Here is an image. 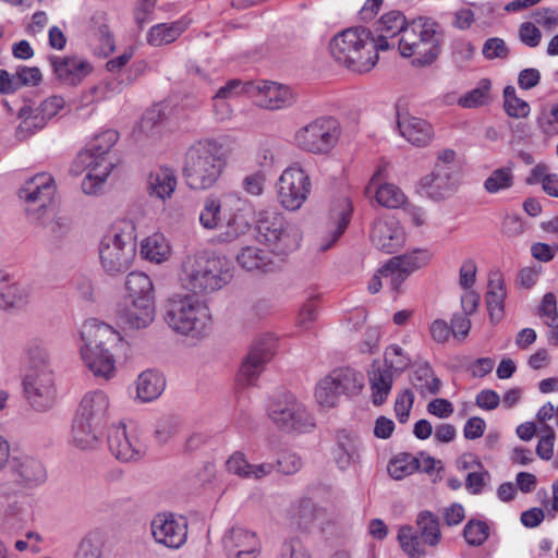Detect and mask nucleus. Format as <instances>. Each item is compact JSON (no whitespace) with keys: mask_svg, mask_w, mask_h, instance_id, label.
Instances as JSON below:
<instances>
[{"mask_svg":"<svg viewBox=\"0 0 558 558\" xmlns=\"http://www.w3.org/2000/svg\"><path fill=\"white\" fill-rule=\"evenodd\" d=\"M81 338L84 344L80 353L85 367L96 377L112 378L116 374L113 350L122 341L120 333L105 323L89 319L82 326Z\"/></svg>","mask_w":558,"mask_h":558,"instance_id":"1","label":"nucleus"},{"mask_svg":"<svg viewBox=\"0 0 558 558\" xmlns=\"http://www.w3.org/2000/svg\"><path fill=\"white\" fill-rule=\"evenodd\" d=\"M119 138L114 130H106L97 134L87 148L81 150L71 166V173L80 175L87 171L82 181V190L87 195L97 194L111 173L114 161L109 151Z\"/></svg>","mask_w":558,"mask_h":558,"instance_id":"2","label":"nucleus"},{"mask_svg":"<svg viewBox=\"0 0 558 558\" xmlns=\"http://www.w3.org/2000/svg\"><path fill=\"white\" fill-rule=\"evenodd\" d=\"M329 51L338 64L359 73L371 71L378 61L374 35L364 27L347 28L333 36Z\"/></svg>","mask_w":558,"mask_h":558,"instance_id":"3","label":"nucleus"},{"mask_svg":"<svg viewBox=\"0 0 558 558\" xmlns=\"http://www.w3.org/2000/svg\"><path fill=\"white\" fill-rule=\"evenodd\" d=\"M226 157L221 145L213 141H199L185 153L183 178L195 191L213 187L222 174Z\"/></svg>","mask_w":558,"mask_h":558,"instance_id":"4","label":"nucleus"},{"mask_svg":"<svg viewBox=\"0 0 558 558\" xmlns=\"http://www.w3.org/2000/svg\"><path fill=\"white\" fill-rule=\"evenodd\" d=\"M109 397L102 390L84 395L72 425V442L80 449L94 448L109 412Z\"/></svg>","mask_w":558,"mask_h":558,"instance_id":"5","label":"nucleus"},{"mask_svg":"<svg viewBox=\"0 0 558 558\" xmlns=\"http://www.w3.org/2000/svg\"><path fill=\"white\" fill-rule=\"evenodd\" d=\"M442 39L438 23L420 17L409 23L398 40V48L402 57L414 58V65L424 66L437 59Z\"/></svg>","mask_w":558,"mask_h":558,"instance_id":"6","label":"nucleus"},{"mask_svg":"<svg viewBox=\"0 0 558 558\" xmlns=\"http://www.w3.org/2000/svg\"><path fill=\"white\" fill-rule=\"evenodd\" d=\"M135 227L131 221H120L100 241V265L110 276L122 274L130 268L135 257Z\"/></svg>","mask_w":558,"mask_h":558,"instance_id":"7","label":"nucleus"},{"mask_svg":"<svg viewBox=\"0 0 558 558\" xmlns=\"http://www.w3.org/2000/svg\"><path fill=\"white\" fill-rule=\"evenodd\" d=\"M165 323L174 332L201 336L210 322L209 308L190 294H174L163 305Z\"/></svg>","mask_w":558,"mask_h":558,"instance_id":"8","label":"nucleus"},{"mask_svg":"<svg viewBox=\"0 0 558 558\" xmlns=\"http://www.w3.org/2000/svg\"><path fill=\"white\" fill-rule=\"evenodd\" d=\"M223 260L204 254L187 256L182 263L180 280L193 293H210L221 289L228 279Z\"/></svg>","mask_w":558,"mask_h":558,"instance_id":"9","label":"nucleus"},{"mask_svg":"<svg viewBox=\"0 0 558 558\" xmlns=\"http://www.w3.org/2000/svg\"><path fill=\"white\" fill-rule=\"evenodd\" d=\"M257 238L278 256L295 251L301 241L299 228L286 221L283 216L275 210H262L256 219Z\"/></svg>","mask_w":558,"mask_h":558,"instance_id":"10","label":"nucleus"},{"mask_svg":"<svg viewBox=\"0 0 558 558\" xmlns=\"http://www.w3.org/2000/svg\"><path fill=\"white\" fill-rule=\"evenodd\" d=\"M341 135L339 122L331 117L317 118L295 132V145L314 155L328 154Z\"/></svg>","mask_w":558,"mask_h":558,"instance_id":"11","label":"nucleus"},{"mask_svg":"<svg viewBox=\"0 0 558 558\" xmlns=\"http://www.w3.org/2000/svg\"><path fill=\"white\" fill-rule=\"evenodd\" d=\"M416 532L411 526H402L398 539L411 558H424L425 550L420 539L424 544L436 546L441 538L438 517L428 510L421 511L416 517Z\"/></svg>","mask_w":558,"mask_h":558,"instance_id":"12","label":"nucleus"},{"mask_svg":"<svg viewBox=\"0 0 558 558\" xmlns=\"http://www.w3.org/2000/svg\"><path fill=\"white\" fill-rule=\"evenodd\" d=\"M270 420L286 432H306L314 426L307 408L293 395L280 396L270 407Z\"/></svg>","mask_w":558,"mask_h":558,"instance_id":"13","label":"nucleus"},{"mask_svg":"<svg viewBox=\"0 0 558 558\" xmlns=\"http://www.w3.org/2000/svg\"><path fill=\"white\" fill-rule=\"evenodd\" d=\"M311 186L310 177L301 167H289L277 183L278 201L286 209L296 210L307 199Z\"/></svg>","mask_w":558,"mask_h":558,"instance_id":"14","label":"nucleus"},{"mask_svg":"<svg viewBox=\"0 0 558 558\" xmlns=\"http://www.w3.org/2000/svg\"><path fill=\"white\" fill-rule=\"evenodd\" d=\"M23 387L27 401L36 411L45 412L56 404L57 387L52 369L26 372Z\"/></svg>","mask_w":558,"mask_h":558,"instance_id":"15","label":"nucleus"},{"mask_svg":"<svg viewBox=\"0 0 558 558\" xmlns=\"http://www.w3.org/2000/svg\"><path fill=\"white\" fill-rule=\"evenodd\" d=\"M248 98L267 110H280L292 106L296 100L295 93L287 85L272 81H252Z\"/></svg>","mask_w":558,"mask_h":558,"instance_id":"16","label":"nucleus"},{"mask_svg":"<svg viewBox=\"0 0 558 558\" xmlns=\"http://www.w3.org/2000/svg\"><path fill=\"white\" fill-rule=\"evenodd\" d=\"M275 348L276 341L269 336L256 339L241 364L238 381L243 386L253 385L274 356Z\"/></svg>","mask_w":558,"mask_h":558,"instance_id":"17","label":"nucleus"},{"mask_svg":"<svg viewBox=\"0 0 558 558\" xmlns=\"http://www.w3.org/2000/svg\"><path fill=\"white\" fill-rule=\"evenodd\" d=\"M221 546L227 558H257L262 549L257 534L241 525L226 530Z\"/></svg>","mask_w":558,"mask_h":558,"instance_id":"18","label":"nucleus"},{"mask_svg":"<svg viewBox=\"0 0 558 558\" xmlns=\"http://www.w3.org/2000/svg\"><path fill=\"white\" fill-rule=\"evenodd\" d=\"M371 241L378 250L391 254L403 246L405 232L393 216H384L374 221Z\"/></svg>","mask_w":558,"mask_h":558,"instance_id":"19","label":"nucleus"},{"mask_svg":"<svg viewBox=\"0 0 558 558\" xmlns=\"http://www.w3.org/2000/svg\"><path fill=\"white\" fill-rule=\"evenodd\" d=\"M151 534L156 542L170 548H179L186 541L187 526L183 518L159 513L151 521Z\"/></svg>","mask_w":558,"mask_h":558,"instance_id":"20","label":"nucleus"},{"mask_svg":"<svg viewBox=\"0 0 558 558\" xmlns=\"http://www.w3.org/2000/svg\"><path fill=\"white\" fill-rule=\"evenodd\" d=\"M13 482L26 489L36 488L47 481V471L43 462L32 456L13 457L10 463Z\"/></svg>","mask_w":558,"mask_h":558,"instance_id":"21","label":"nucleus"},{"mask_svg":"<svg viewBox=\"0 0 558 558\" xmlns=\"http://www.w3.org/2000/svg\"><path fill=\"white\" fill-rule=\"evenodd\" d=\"M31 298L32 289L28 284L17 280L13 274L0 269V308H24Z\"/></svg>","mask_w":558,"mask_h":558,"instance_id":"22","label":"nucleus"},{"mask_svg":"<svg viewBox=\"0 0 558 558\" xmlns=\"http://www.w3.org/2000/svg\"><path fill=\"white\" fill-rule=\"evenodd\" d=\"M117 316L130 329L146 328L155 318L154 299L124 301L118 305Z\"/></svg>","mask_w":558,"mask_h":558,"instance_id":"23","label":"nucleus"},{"mask_svg":"<svg viewBox=\"0 0 558 558\" xmlns=\"http://www.w3.org/2000/svg\"><path fill=\"white\" fill-rule=\"evenodd\" d=\"M108 445L111 453L123 462L136 461L144 454L143 444L130 435L123 424L110 428Z\"/></svg>","mask_w":558,"mask_h":558,"instance_id":"24","label":"nucleus"},{"mask_svg":"<svg viewBox=\"0 0 558 558\" xmlns=\"http://www.w3.org/2000/svg\"><path fill=\"white\" fill-rule=\"evenodd\" d=\"M408 25L405 16L400 11L384 14L375 24L374 46L377 51L393 48L396 43L392 39L397 35L402 37Z\"/></svg>","mask_w":558,"mask_h":558,"instance_id":"25","label":"nucleus"},{"mask_svg":"<svg viewBox=\"0 0 558 558\" xmlns=\"http://www.w3.org/2000/svg\"><path fill=\"white\" fill-rule=\"evenodd\" d=\"M458 184L457 171H449L440 167H434L433 171L424 175L420 181L424 193L435 201L448 197L457 190Z\"/></svg>","mask_w":558,"mask_h":558,"instance_id":"26","label":"nucleus"},{"mask_svg":"<svg viewBox=\"0 0 558 558\" xmlns=\"http://www.w3.org/2000/svg\"><path fill=\"white\" fill-rule=\"evenodd\" d=\"M49 62L58 80L71 86L80 84L92 72L88 61L74 56H51Z\"/></svg>","mask_w":558,"mask_h":558,"instance_id":"27","label":"nucleus"},{"mask_svg":"<svg viewBox=\"0 0 558 558\" xmlns=\"http://www.w3.org/2000/svg\"><path fill=\"white\" fill-rule=\"evenodd\" d=\"M385 167H378L372 175L365 193L368 197L375 196L377 203L384 207L398 208L405 202L404 193L395 184L384 183Z\"/></svg>","mask_w":558,"mask_h":558,"instance_id":"28","label":"nucleus"},{"mask_svg":"<svg viewBox=\"0 0 558 558\" xmlns=\"http://www.w3.org/2000/svg\"><path fill=\"white\" fill-rule=\"evenodd\" d=\"M397 124L400 134L414 146L425 147L433 140V126L421 118L399 112Z\"/></svg>","mask_w":558,"mask_h":558,"instance_id":"29","label":"nucleus"},{"mask_svg":"<svg viewBox=\"0 0 558 558\" xmlns=\"http://www.w3.org/2000/svg\"><path fill=\"white\" fill-rule=\"evenodd\" d=\"M56 185L53 178L48 173H38L25 182L20 190V197L26 205L53 203Z\"/></svg>","mask_w":558,"mask_h":558,"instance_id":"30","label":"nucleus"},{"mask_svg":"<svg viewBox=\"0 0 558 558\" xmlns=\"http://www.w3.org/2000/svg\"><path fill=\"white\" fill-rule=\"evenodd\" d=\"M372 390V401L381 405L388 398L393 383V371L379 361H374L368 372Z\"/></svg>","mask_w":558,"mask_h":558,"instance_id":"31","label":"nucleus"},{"mask_svg":"<svg viewBox=\"0 0 558 558\" xmlns=\"http://www.w3.org/2000/svg\"><path fill=\"white\" fill-rule=\"evenodd\" d=\"M352 211L353 207L349 198L341 197L336 202L330 211L333 229L331 230L330 236L322 241L319 245L320 251H327L338 241L350 222Z\"/></svg>","mask_w":558,"mask_h":558,"instance_id":"32","label":"nucleus"},{"mask_svg":"<svg viewBox=\"0 0 558 558\" xmlns=\"http://www.w3.org/2000/svg\"><path fill=\"white\" fill-rule=\"evenodd\" d=\"M178 185L175 171L168 167H160L150 172L147 190L151 197L166 201L171 197Z\"/></svg>","mask_w":558,"mask_h":558,"instance_id":"33","label":"nucleus"},{"mask_svg":"<svg viewBox=\"0 0 558 558\" xmlns=\"http://www.w3.org/2000/svg\"><path fill=\"white\" fill-rule=\"evenodd\" d=\"M359 452V439L347 430H340L337 434V441L332 451L333 459L339 469L347 470L352 463L357 462L360 459Z\"/></svg>","mask_w":558,"mask_h":558,"instance_id":"34","label":"nucleus"},{"mask_svg":"<svg viewBox=\"0 0 558 558\" xmlns=\"http://www.w3.org/2000/svg\"><path fill=\"white\" fill-rule=\"evenodd\" d=\"M227 470L243 478L260 480L274 471V464H251L243 453L235 452L227 460Z\"/></svg>","mask_w":558,"mask_h":558,"instance_id":"35","label":"nucleus"},{"mask_svg":"<svg viewBox=\"0 0 558 558\" xmlns=\"http://www.w3.org/2000/svg\"><path fill=\"white\" fill-rule=\"evenodd\" d=\"M330 376L338 390L344 396H355L361 392L364 387V376L362 373L351 367H340L331 371Z\"/></svg>","mask_w":558,"mask_h":558,"instance_id":"36","label":"nucleus"},{"mask_svg":"<svg viewBox=\"0 0 558 558\" xmlns=\"http://www.w3.org/2000/svg\"><path fill=\"white\" fill-rule=\"evenodd\" d=\"M163 377L154 371H145L136 380V396L142 402L157 399L165 389Z\"/></svg>","mask_w":558,"mask_h":558,"instance_id":"37","label":"nucleus"},{"mask_svg":"<svg viewBox=\"0 0 558 558\" xmlns=\"http://www.w3.org/2000/svg\"><path fill=\"white\" fill-rule=\"evenodd\" d=\"M124 301L154 299V287L150 278L140 271L130 272L125 280Z\"/></svg>","mask_w":558,"mask_h":558,"instance_id":"38","label":"nucleus"},{"mask_svg":"<svg viewBox=\"0 0 558 558\" xmlns=\"http://www.w3.org/2000/svg\"><path fill=\"white\" fill-rule=\"evenodd\" d=\"M185 24L181 21L174 23H161L153 26L147 34V43L155 47L175 41L184 32Z\"/></svg>","mask_w":558,"mask_h":558,"instance_id":"39","label":"nucleus"},{"mask_svg":"<svg viewBox=\"0 0 558 558\" xmlns=\"http://www.w3.org/2000/svg\"><path fill=\"white\" fill-rule=\"evenodd\" d=\"M410 381L414 389L421 395H436L440 390L441 383L434 376V372L428 364L418 365L410 375Z\"/></svg>","mask_w":558,"mask_h":558,"instance_id":"40","label":"nucleus"},{"mask_svg":"<svg viewBox=\"0 0 558 558\" xmlns=\"http://www.w3.org/2000/svg\"><path fill=\"white\" fill-rule=\"evenodd\" d=\"M236 260L242 268L248 271L266 269L274 263L271 255L257 246L242 248Z\"/></svg>","mask_w":558,"mask_h":558,"instance_id":"41","label":"nucleus"},{"mask_svg":"<svg viewBox=\"0 0 558 558\" xmlns=\"http://www.w3.org/2000/svg\"><path fill=\"white\" fill-rule=\"evenodd\" d=\"M141 254L144 258L159 264L169 257L170 246L162 234L155 233L143 241Z\"/></svg>","mask_w":558,"mask_h":558,"instance_id":"42","label":"nucleus"},{"mask_svg":"<svg viewBox=\"0 0 558 558\" xmlns=\"http://www.w3.org/2000/svg\"><path fill=\"white\" fill-rule=\"evenodd\" d=\"M22 122L16 129L15 135L19 141H25L38 130H41L46 121L41 116L28 106H24L19 111Z\"/></svg>","mask_w":558,"mask_h":558,"instance_id":"43","label":"nucleus"},{"mask_svg":"<svg viewBox=\"0 0 558 558\" xmlns=\"http://www.w3.org/2000/svg\"><path fill=\"white\" fill-rule=\"evenodd\" d=\"M490 88V80L482 78L476 87L459 98L458 105L469 109L488 105L492 101Z\"/></svg>","mask_w":558,"mask_h":558,"instance_id":"44","label":"nucleus"},{"mask_svg":"<svg viewBox=\"0 0 558 558\" xmlns=\"http://www.w3.org/2000/svg\"><path fill=\"white\" fill-rule=\"evenodd\" d=\"M430 259L432 254L427 250H414L390 258V265H396L408 275H411L413 271L426 266Z\"/></svg>","mask_w":558,"mask_h":558,"instance_id":"45","label":"nucleus"},{"mask_svg":"<svg viewBox=\"0 0 558 558\" xmlns=\"http://www.w3.org/2000/svg\"><path fill=\"white\" fill-rule=\"evenodd\" d=\"M430 259L432 254L427 250H414L390 258V265H396L408 275H411L413 271L426 266Z\"/></svg>","mask_w":558,"mask_h":558,"instance_id":"46","label":"nucleus"},{"mask_svg":"<svg viewBox=\"0 0 558 558\" xmlns=\"http://www.w3.org/2000/svg\"><path fill=\"white\" fill-rule=\"evenodd\" d=\"M28 357L27 372L38 373L44 369H51L50 355L47 345L40 340H33L27 344Z\"/></svg>","mask_w":558,"mask_h":558,"instance_id":"47","label":"nucleus"},{"mask_svg":"<svg viewBox=\"0 0 558 558\" xmlns=\"http://www.w3.org/2000/svg\"><path fill=\"white\" fill-rule=\"evenodd\" d=\"M341 395L330 374L322 378L315 388L316 402L326 409L336 407Z\"/></svg>","mask_w":558,"mask_h":558,"instance_id":"48","label":"nucleus"},{"mask_svg":"<svg viewBox=\"0 0 558 558\" xmlns=\"http://www.w3.org/2000/svg\"><path fill=\"white\" fill-rule=\"evenodd\" d=\"M182 427L180 417L169 414L157 420L155 424L154 437L159 444L169 442Z\"/></svg>","mask_w":558,"mask_h":558,"instance_id":"49","label":"nucleus"},{"mask_svg":"<svg viewBox=\"0 0 558 558\" xmlns=\"http://www.w3.org/2000/svg\"><path fill=\"white\" fill-rule=\"evenodd\" d=\"M251 225L243 214L235 213L227 221L226 226L218 234L221 242H232L241 235L248 232Z\"/></svg>","mask_w":558,"mask_h":558,"instance_id":"50","label":"nucleus"},{"mask_svg":"<svg viewBox=\"0 0 558 558\" xmlns=\"http://www.w3.org/2000/svg\"><path fill=\"white\" fill-rule=\"evenodd\" d=\"M513 185L512 166L494 170L484 182V189L490 194L508 190Z\"/></svg>","mask_w":558,"mask_h":558,"instance_id":"51","label":"nucleus"},{"mask_svg":"<svg viewBox=\"0 0 558 558\" xmlns=\"http://www.w3.org/2000/svg\"><path fill=\"white\" fill-rule=\"evenodd\" d=\"M506 291L500 282L494 286L493 281L489 283V290L486 294V305L493 322H499L504 315V301Z\"/></svg>","mask_w":558,"mask_h":558,"instance_id":"52","label":"nucleus"},{"mask_svg":"<svg viewBox=\"0 0 558 558\" xmlns=\"http://www.w3.org/2000/svg\"><path fill=\"white\" fill-rule=\"evenodd\" d=\"M221 221V203L215 196L206 197L203 209L199 214V222L203 228L213 230Z\"/></svg>","mask_w":558,"mask_h":558,"instance_id":"53","label":"nucleus"},{"mask_svg":"<svg viewBox=\"0 0 558 558\" xmlns=\"http://www.w3.org/2000/svg\"><path fill=\"white\" fill-rule=\"evenodd\" d=\"M417 469L418 460L412 454L403 453L389 463L388 473L395 480H402L403 477L414 473Z\"/></svg>","mask_w":558,"mask_h":558,"instance_id":"54","label":"nucleus"},{"mask_svg":"<svg viewBox=\"0 0 558 558\" xmlns=\"http://www.w3.org/2000/svg\"><path fill=\"white\" fill-rule=\"evenodd\" d=\"M504 107L508 116L512 118H525L530 113V105L517 96L515 89L512 86H507L504 89Z\"/></svg>","mask_w":558,"mask_h":558,"instance_id":"55","label":"nucleus"},{"mask_svg":"<svg viewBox=\"0 0 558 558\" xmlns=\"http://www.w3.org/2000/svg\"><path fill=\"white\" fill-rule=\"evenodd\" d=\"M26 214L33 223L47 227L51 218L56 216L54 202L50 204L39 203L26 205Z\"/></svg>","mask_w":558,"mask_h":558,"instance_id":"56","label":"nucleus"},{"mask_svg":"<svg viewBox=\"0 0 558 558\" xmlns=\"http://www.w3.org/2000/svg\"><path fill=\"white\" fill-rule=\"evenodd\" d=\"M411 360L408 357L400 345L391 344L385 351V359L381 363L387 365L390 369L401 373L410 364Z\"/></svg>","mask_w":558,"mask_h":558,"instance_id":"57","label":"nucleus"},{"mask_svg":"<svg viewBox=\"0 0 558 558\" xmlns=\"http://www.w3.org/2000/svg\"><path fill=\"white\" fill-rule=\"evenodd\" d=\"M468 544L480 546L488 538V525L483 521H469L463 530Z\"/></svg>","mask_w":558,"mask_h":558,"instance_id":"58","label":"nucleus"},{"mask_svg":"<svg viewBox=\"0 0 558 558\" xmlns=\"http://www.w3.org/2000/svg\"><path fill=\"white\" fill-rule=\"evenodd\" d=\"M250 86H252V81H242L239 78L229 80L217 90L216 95L218 98H225L226 100L238 98L243 95L248 97Z\"/></svg>","mask_w":558,"mask_h":558,"instance_id":"59","label":"nucleus"},{"mask_svg":"<svg viewBox=\"0 0 558 558\" xmlns=\"http://www.w3.org/2000/svg\"><path fill=\"white\" fill-rule=\"evenodd\" d=\"M414 402V395L412 390L404 389L398 393L395 401V412L400 423H405L409 420L411 409Z\"/></svg>","mask_w":558,"mask_h":558,"instance_id":"60","label":"nucleus"},{"mask_svg":"<svg viewBox=\"0 0 558 558\" xmlns=\"http://www.w3.org/2000/svg\"><path fill=\"white\" fill-rule=\"evenodd\" d=\"M162 117H163V114L161 113L160 108L153 107V108L148 109L140 122V125H138L140 132L145 135L155 134L156 130L159 129V126L162 122Z\"/></svg>","mask_w":558,"mask_h":558,"instance_id":"61","label":"nucleus"},{"mask_svg":"<svg viewBox=\"0 0 558 558\" xmlns=\"http://www.w3.org/2000/svg\"><path fill=\"white\" fill-rule=\"evenodd\" d=\"M482 53L488 60L496 58L506 59L509 54V49L504 39L493 37L484 43Z\"/></svg>","mask_w":558,"mask_h":558,"instance_id":"62","label":"nucleus"},{"mask_svg":"<svg viewBox=\"0 0 558 558\" xmlns=\"http://www.w3.org/2000/svg\"><path fill=\"white\" fill-rule=\"evenodd\" d=\"M379 274L389 281L391 289L398 291L402 282L410 276L400 267L390 265V259L379 268Z\"/></svg>","mask_w":558,"mask_h":558,"instance_id":"63","label":"nucleus"},{"mask_svg":"<svg viewBox=\"0 0 558 558\" xmlns=\"http://www.w3.org/2000/svg\"><path fill=\"white\" fill-rule=\"evenodd\" d=\"M557 123L558 104L543 106L537 118V124L543 130V132H551Z\"/></svg>","mask_w":558,"mask_h":558,"instance_id":"64","label":"nucleus"}]
</instances>
